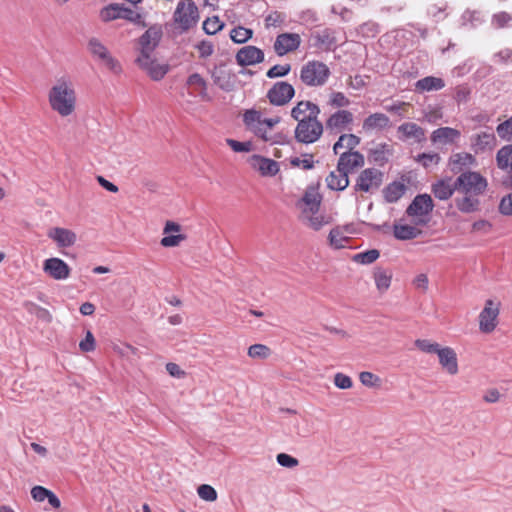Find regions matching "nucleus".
<instances>
[{
	"label": "nucleus",
	"instance_id": "obj_1",
	"mask_svg": "<svg viewBox=\"0 0 512 512\" xmlns=\"http://www.w3.org/2000/svg\"><path fill=\"white\" fill-rule=\"evenodd\" d=\"M457 191L462 194L455 199V205L460 212L472 213L479 208V196L488 187L487 179L476 171H466L456 178Z\"/></svg>",
	"mask_w": 512,
	"mask_h": 512
},
{
	"label": "nucleus",
	"instance_id": "obj_2",
	"mask_svg": "<svg viewBox=\"0 0 512 512\" xmlns=\"http://www.w3.org/2000/svg\"><path fill=\"white\" fill-rule=\"evenodd\" d=\"M50 109L62 118L76 113L78 97L74 82L68 76L55 80L47 93Z\"/></svg>",
	"mask_w": 512,
	"mask_h": 512
},
{
	"label": "nucleus",
	"instance_id": "obj_3",
	"mask_svg": "<svg viewBox=\"0 0 512 512\" xmlns=\"http://www.w3.org/2000/svg\"><path fill=\"white\" fill-rule=\"evenodd\" d=\"M242 120L246 130L256 138L272 145L283 143V135L277 131L280 116L265 117L261 110L252 108L244 111Z\"/></svg>",
	"mask_w": 512,
	"mask_h": 512
},
{
	"label": "nucleus",
	"instance_id": "obj_4",
	"mask_svg": "<svg viewBox=\"0 0 512 512\" xmlns=\"http://www.w3.org/2000/svg\"><path fill=\"white\" fill-rule=\"evenodd\" d=\"M331 76L328 65L319 60H309L302 65L299 72V79L306 87H322Z\"/></svg>",
	"mask_w": 512,
	"mask_h": 512
},
{
	"label": "nucleus",
	"instance_id": "obj_5",
	"mask_svg": "<svg viewBox=\"0 0 512 512\" xmlns=\"http://www.w3.org/2000/svg\"><path fill=\"white\" fill-rule=\"evenodd\" d=\"M200 19V13L194 0H179L173 13V22L181 32L194 28Z\"/></svg>",
	"mask_w": 512,
	"mask_h": 512
},
{
	"label": "nucleus",
	"instance_id": "obj_6",
	"mask_svg": "<svg viewBox=\"0 0 512 512\" xmlns=\"http://www.w3.org/2000/svg\"><path fill=\"white\" fill-rule=\"evenodd\" d=\"M501 303L498 300L487 299L484 307L478 315V325L480 332L484 334L492 333L498 326Z\"/></svg>",
	"mask_w": 512,
	"mask_h": 512
},
{
	"label": "nucleus",
	"instance_id": "obj_7",
	"mask_svg": "<svg viewBox=\"0 0 512 512\" xmlns=\"http://www.w3.org/2000/svg\"><path fill=\"white\" fill-rule=\"evenodd\" d=\"M323 129V124L318 120V117H313L307 119V121L297 123L294 137L299 143L312 144L320 139Z\"/></svg>",
	"mask_w": 512,
	"mask_h": 512
},
{
	"label": "nucleus",
	"instance_id": "obj_8",
	"mask_svg": "<svg viewBox=\"0 0 512 512\" xmlns=\"http://www.w3.org/2000/svg\"><path fill=\"white\" fill-rule=\"evenodd\" d=\"M384 180V174L377 168L363 169L355 180L353 189L360 193H373L377 191Z\"/></svg>",
	"mask_w": 512,
	"mask_h": 512
},
{
	"label": "nucleus",
	"instance_id": "obj_9",
	"mask_svg": "<svg viewBox=\"0 0 512 512\" xmlns=\"http://www.w3.org/2000/svg\"><path fill=\"white\" fill-rule=\"evenodd\" d=\"M434 208L433 200L428 194L417 195L406 209L408 216L413 218L416 225H425L428 216Z\"/></svg>",
	"mask_w": 512,
	"mask_h": 512
},
{
	"label": "nucleus",
	"instance_id": "obj_10",
	"mask_svg": "<svg viewBox=\"0 0 512 512\" xmlns=\"http://www.w3.org/2000/svg\"><path fill=\"white\" fill-rule=\"evenodd\" d=\"M354 124V114L347 109H338L326 119L325 127L330 134H340L351 130Z\"/></svg>",
	"mask_w": 512,
	"mask_h": 512
},
{
	"label": "nucleus",
	"instance_id": "obj_11",
	"mask_svg": "<svg viewBox=\"0 0 512 512\" xmlns=\"http://www.w3.org/2000/svg\"><path fill=\"white\" fill-rule=\"evenodd\" d=\"M295 88L286 81L275 82L267 91L266 97L271 105L285 106L295 96Z\"/></svg>",
	"mask_w": 512,
	"mask_h": 512
},
{
	"label": "nucleus",
	"instance_id": "obj_12",
	"mask_svg": "<svg viewBox=\"0 0 512 512\" xmlns=\"http://www.w3.org/2000/svg\"><path fill=\"white\" fill-rule=\"evenodd\" d=\"M323 197L319 192V188L315 185L308 186L302 197L299 198L295 206L298 210V215H304L309 212L318 210L321 208Z\"/></svg>",
	"mask_w": 512,
	"mask_h": 512
},
{
	"label": "nucleus",
	"instance_id": "obj_13",
	"mask_svg": "<svg viewBox=\"0 0 512 512\" xmlns=\"http://www.w3.org/2000/svg\"><path fill=\"white\" fill-rule=\"evenodd\" d=\"M212 79L216 86L226 92L236 90L240 86L237 74L226 65H219L212 72Z\"/></svg>",
	"mask_w": 512,
	"mask_h": 512
},
{
	"label": "nucleus",
	"instance_id": "obj_14",
	"mask_svg": "<svg viewBox=\"0 0 512 512\" xmlns=\"http://www.w3.org/2000/svg\"><path fill=\"white\" fill-rule=\"evenodd\" d=\"M163 36V30L160 25L149 27L138 40L139 55H151L158 46Z\"/></svg>",
	"mask_w": 512,
	"mask_h": 512
},
{
	"label": "nucleus",
	"instance_id": "obj_15",
	"mask_svg": "<svg viewBox=\"0 0 512 512\" xmlns=\"http://www.w3.org/2000/svg\"><path fill=\"white\" fill-rule=\"evenodd\" d=\"M137 65L146 71L152 80L159 81L167 74L169 67L165 64L158 63L151 55H138L136 58Z\"/></svg>",
	"mask_w": 512,
	"mask_h": 512
},
{
	"label": "nucleus",
	"instance_id": "obj_16",
	"mask_svg": "<svg viewBox=\"0 0 512 512\" xmlns=\"http://www.w3.org/2000/svg\"><path fill=\"white\" fill-rule=\"evenodd\" d=\"M299 221L313 231H320L333 222V217L321 208L304 215H298Z\"/></svg>",
	"mask_w": 512,
	"mask_h": 512
},
{
	"label": "nucleus",
	"instance_id": "obj_17",
	"mask_svg": "<svg viewBox=\"0 0 512 512\" xmlns=\"http://www.w3.org/2000/svg\"><path fill=\"white\" fill-rule=\"evenodd\" d=\"M43 271L50 278L61 281L69 278L71 269L62 259L57 257L48 258L43 262Z\"/></svg>",
	"mask_w": 512,
	"mask_h": 512
},
{
	"label": "nucleus",
	"instance_id": "obj_18",
	"mask_svg": "<svg viewBox=\"0 0 512 512\" xmlns=\"http://www.w3.org/2000/svg\"><path fill=\"white\" fill-rule=\"evenodd\" d=\"M301 44V37L297 33L279 34L274 42L273 48L278 56H284L296 51Z\"/></svg>",
	"mask_w": 512,
	"mask_h": 512
},
{
	"label": "nucleus",
	"instance_id": "obj_19",
	"mask_svg": "<svg viewBox=\"0 0 512 512\" xmlns=\"http://www.w3.org/2000/svg\"><path fill=\"white\" fill-rule=\"evenodd\" d=\"M320 108L317 104L309 100L298 101L291 109L290 116L297 123L307 121L313 117H318Z\"/></svg>",
	"mask_w": 512,
	"mask_h": 512
},
{
	"label": "nucleus",
	"instance_id": "obj_20",
	"mask_svg": "<svg viewBox=\"0 0 512 512\" xmlns=\"http://www.w3.org/2000/svg\"><path fill=\"white\" fill-rule=\"evenodd\" d=\"M497 146V139L493 132L482 131L471 137V149L475 154L491 153Z\"/></svg>",
	"mask_w": 512,
	"mask_h": 512
},
{
	"label": "nucleus",
	"instance_id": "obj_21",
	"mask_svg": "<svg viewBox=\"0 0 512 512\" xmlns=\"http://www.w3.org/2000/svg\"><path fill=\"white\" fill-rule=\"evenodd\" d=\"M235 59L241 67L251 66L264 61V52L256 46L247 45L238 50Z\"/></svg>",
	"mask_w": 512,
	"mask_h": 512
},
{
	"label": "nucleus",
	"instance_id": "obj_22",
	"mask_svg": "<svg viewBox=\"0 0 512 512\" xmlns=\"http://www.w3.org/2000/svg\"><path fill=\"white\" fill-rule=\"evenodd\" d=\"M339 159L337 166L348 174L357 168H361L365 164L364 155L358 151H343L338 153Z\"/></svg>",
	"mask_w": 512,
	"mask_h": 512
},
{
	"label": "nucleus",
	"instance_id": "obj_23",
	"mask_svg": "<svg viewBox=\"0 0 512 512\" xmlns=\"http://www.w3.org/2000/svg\"><path fill=\"white\" fill-rule=\"evenodd\" d=\"M438 362L441 368L449 375H456L459 372L458 357L456 351L450 346H443L439 351Z\"/></svg>",
	"mask_w": 512,
	"mask_h": 512
},
{
	"label": "nucleus",
	"instance_id": "obj_24",
	"mask_svg": "<svg viewBox=\"0 0 512 512\" xmlns=\"http://www.w3.org/2000/svg\"><path fill=\"white\" fill-rule=\"evenodd\" d=\"M249 164L264 177L275 176L279 172V165L275 160L261 155H252L249 158Z\"/></svg>",
	"mask_w": 512,
	"mask_h": 512
},
{
	"label": "nucleus",
	"instance_id": "obj_25",
	"mask_svg": "<svg viewBox=\"0 0 512 512\" xmlns=\"http://www.w3.org/2000/svg\"><path fill=\"white\" fill-rule=\"evenodd\" d=\"M181 226L173 221H167L165 223L163 234L165 235L160 244L163 247H176L179 246L182 241L186 239V236L180 234Z\"/></svg>",
	"mask_w": 512,
	"mask_h": 512
},
{
	"label": "nucleus",
	"instance_id": "obj_26",
	"mask_svg": "<svg viewBox=\"0 0 512 512\" xmlns=\"http://www.w3.org/2000/svg\"><path fill=\"white\" fill-rule=\"evenodd\" d=\"M431 191L439 200H448L457 191L456 179L452 177L442 178L432 184Z\"/></svg>",
	"mask_w": 512,
	"mask_h": 512
},
{
	"label": "nucleus",
	"instance_id": "obj_27",
	"mask_svg": "<svg viewBox=\"0 0 512 512\" xmlns=\"http://www.w3.org/2000/svg\"><path fill=\"white\" fill-rule=\"evenodd\" d=\"M48 237L57 243L58 247H70L76 242V234L69 229L55 227L49 230Z\"/></svg>",
	"mask_w": 512,
	"mask_h": 512
},
{
	"label": "nucleus",
	"instance_id": "obj_28",
	"mask_svg": "<svg viewBox=\"0 0 512 512\" xmlns=\"http://www.w3.org/2000/svg\"><path fill=\"white\" fill-rule=\"evenodd\" d=\"M397 132L400 134L399 138L402 140L413 139L416 142H421L425 139V130L414 122L401 124Z\"/></svg>",
	"mask_w": 512,
	"mask_h": 512
},
{
	"label": "nucleus",
	"instance_id": "obj_29",
	"mask_svg": "<svg viewBox=\"0 0 512 512\" xmlns=\"http://www.w3.org/2000/svg\"><path fill=\"white\" fill-rule=\"evenodd\" d=\"M327 187L331 190L342 191L349 186V174L336 167L326 177Z\"/></svg>",
	"mask_w": 512,
	"mask_h": 512
},
{
	"label": "nucleus",
	"instance_id": "obj_30",
	"mask_svg": "<svg viewBox=\"0 0 512 512\" xmlns=\"http://www.w3.org/2000/svg\"><path fill=\"white\" fill-rule=\"evenodd\" d=\"M476 158L467 152H459L453 154L449 158L448 165L453 172H460L466 167L475 165Z\"/></svg>",
	"mask_w": 512,
	"mask_h": 512
},
{
	"label": "nucleus",
	"instance_id": "obj_31",
	"mask_svg": "<svg viewBox=\"0 0 512 512\" xmlns=\"http://www.w3.org/2000/svg\"><path fill=\"white\" fill-rule=\"evenodd\" d=\"M390 125V119L384 113H373L364 119L362 128L364 131L382 130Z\"/></svg>",
	"mask_w": 512,
	"mask_h": 512
},
{
	"label": "nucleus",
	"instance_id": "obj_32",
	"mask_svg": "<svg viewBox=\"0 0 512 512\" xmlns=\"http://www.w3.org/2000/svg\"><path fill=\"white\" fill-rule=\"evenodd\" d=\"M31 496L36 502H43L47 499L51 507L54 509H59L61 506L59 498L51 490L43 486H34L31 489Z\"/></svg>",
	"mask_w": 512,
	"mask_h": 512
},
{
	"label": "nucleus",
	"instance_id": "obj_33",
	"mask_svg": "<svg viewBox=\"0 0 512 512\" xmlns=\"http://www.w3.org/2000/svg\"><path fill=\"white\" fill-rule=\"evenodd\" d=\"M360 144V138L354 134L343 133L333 145V151L338 154L343 151H354Z\"/></svg>",
	"mask_w": 512,
	"mask_h": 512
},
{
	"label": "nucleus",
	"instance_id": "obj_34",
	"mask_svg": "<svg viewBox=\"0 0 512 512\" xmlns=\"http://www.w3.org/2000/svg\"><path fill=\"white\" fill-rule=\"evenodd\" d=\"M445 87V82L442 78L427 76L419 79L415 83V91L418 93L438 91Z\"/></svg>",
	"mask_w": 512,
	"mask_h": 512
},
{
	"label": "nucleus",
	"instance_id": "obj_35",
	"mask_svg": "<svg viewBox=\"0 0 512 512\" xmlns=\"http://www.w3.org/2000/svg\"><path fill=\"white\" fill-rule=\"evenodd\" d=\"M460 137V131L451 127H441L432 132L431 141L434 143H452Z\"/></svg>",
	"mask_w": 512,
	"mask_h": 512
},
{
	"label": "nucleus",
	"instance_id": "obj_36",
	"mask_svg": "<svg viewBox=\"0 0 512 512\" xmlns=\"http://www.w3.org/2000/svg\"><path fill=\"white\" fill-rule=\"evenodd\" d=\"M406 185L400 181H394L388 184L383 190V196L386 202H397L406 192Z\"/></svg>",
	"mask_w": 512,
	"mask_h": 512
},
{
	"label": "nucleus",
	"instance_id": "obj_37",
	"mask_svg": "<svg viewBox=\"0 0 512 512\" xmlns=\"http://www.w3.org/2000/svg\"><path fill=\"white\" fill-rule=\"evenodd\" d=\"M497 167L512 174V144L500 148L496 154Z\"/></svg>",
	"mask_w": 512,
	"mask_h": 512
},
{
	"label": "nucleus",
	"instance_id": "obj_38",
	"mask_svg": "<svg viewBox=\"0 0 512 512\" xmlns=\"http://www.w3.org/2000/svg\"><path fill=\"white\" fill-rule=\"evenodd\" d=\"M393 233L399 240H410L418 237L421 231L415 226L397 223L393 226Z\"/></svg>",
	"mask_w": 512,
	"mask_h": 512
},
{
	"label": "nucleus",
	"instance_id": "obj_39",
	"mask_svg": "<svg viewBox=\"0 0 512 512\" xmlns=\"http://www.w3.org/2000/svg\"><path fill=\"white\" fill-rule=\"evenodd\" d=\"M392 273L383 268H376L374 271V281L377 289L383 293L387 291L391 285Z\"/></svg>",
	"mask_w": 512,
	"mask_h": 512
},
{
	"label": "nucleus",
	"instance_id": "obj_40",
	"mask_svg": "<svg viewBox=\"0 0 512 512\" xmlns=\"http://www.w3.org/2000/svg\"><path fill=\"white\" fill-rule=\"evenodd\" d=\"M96 60L99 61L100 64L103 65L110 72L116 75L122 72V66L120 62L112 56L109 50L102 54L100 57H97Z\"/></svg>",
	"mask_w": 512,
	"mask_h": 512
},
{
	"label": "nucleus",
	"instance_id": "obj_41",
	"mask_svg": "<svg viewBox=\"0 0 512 512\" xmlns=\"http://www.w3.org/2000/svg\"><path fill=\"white\" fill-rule=\"evenodd\" d=\"M414 346L422 353L436 355H438L439 351L443 347L439 343L430 339H416L414 341Z\"/></svg>",
	"mask_w": 512,
	"mask_h": 512
},
{
	"label": "nucleus",
	"instance_id": "obj_42",
	"mask_svg": "<svg viewBox=\"0 0 512 512\" xmlns=\"http://www.w3.org/2000/svg\"><path fill=\"white\" fill-rule=\"evenodd\" d=\"M187 84L204 99L207 98V83L205 79L198 73L191 74L187 79Z\"/></svg>",
	"mask_w": 512,
	"mask_h": 512
},
{
	"label": "nucleus",
	"instance_id": "obj_43",
	"mask_svg": "<svg viewBox=\"0 0 512 512\" xmlns=\"http://www.w3.org/2000/svg\"><path fill=\"white\" fill-rule=\"evenodd\" d=\"M252 37H253V30L243 27V26H237V27L233 28L230 32L231 40L237 44L246 43Z\"/></svg>",
	"mask_w": 512,
	"mask_h": 512
},
{
	"label": "nucleus",
	"instance_id": "obj_44",
	"mask_svg": "<svg viewBox=\"0 0 512 512\" xmlns=\"http://www.w3.org/2000/svg\"><path fill=\"white\" fill-rule=\"evenodd\" d=\"M121 6L119 4H109L100 10V19L103 22H110L121 17Z\"/></svg>",
	"mask_w": 512,
	"mask_h": 512
},
{
	"label": "nucleus",
	"instance_id": "obj_45",
	"mask_svg": "<svg viewBox=\"0 0 512 512\" xmlns=\"http://www.w3.org/2000/svg\"><path fill=\"white\" fill-rule=\"evenodd\" d=\"M329 244L335 249H340L346 246L349 238L344 235L342 230L338 227L333 228L328 236Z\"/></svg>",
	"mask_w": 512,
	"mask_h": 512
},
{
	"label": "nucleus",
	"instance_id": "obj_46",
	"mask_svg": "<svg viewBox=\"0 0 512 512\" xmlns=\"http://www.w3.org/2000/svg\"><path fill=\"white\" fill-rule=\"evenodd\" d=\"M350 103V99L343 92L333 91L329 95L328 105L333 109H343L348 107Z\"/></svg>",
	"mask_w": 512,
	"mask_h": 512
},
{
	"label": "nucleus",
	"instance_id": "obj_47",
	"mask_svg": "<svg viewBox=\"0 0 512 512\" xmlns=\"http://www.w3.org/2000/svg\"><path fill=\"white\" fill-rule=\"evenodd\" d=\"M289 162L292 167L303 170H311L315 165L314 156L312 154H304L301 157H292Z\"/></svg>",
	"mask_w": 512,
	"mask_h": 512
},
{
	"label": "nucleus",
	"instance_id": "obj_48",
	"mask_svg": "<svg viewBox=\"0 0 512 512\" xmlns=\"http://www.w3.org/2000/svg\"><path fill=\"white\" fill-rule=\"evenodd\" d=\"M247 354L253 359H267L271 355V349L264 344H253L248 348Z\"/></svg>",
	"mask_w": 512,
	"mask_h": 512
},
{
	"label": "nucleus",
	"instance_id": "obj_49",
	"mask_svg": "<svg viewBox=\"0 0 512 512\" xmlns=\"http://www.w3.org/2000/svg\"><path fill=\"white\" fill-rule=\"evenodd\" d=\"M380 256V253L376 249H371L365 252L357 253L354 255L353 260L360 264H371L375 262Z\"/></svg>",
	"mask_w": 512,
	"mask_h": 512
},
{
	"label": "nucleus",
	"instance_id": "obj_50",
	"mask_svg": "<svg viewBox=\"0 0 512 512\" xmlns=\"http://www.w3.org/2000/svg\"><path fill=\"white\" fill-rule=\"evenodd\" d=\"M120 19H125L129 22L141 25L142 27L146 26L145 22L143 21V17L140 13H138L130 8L124 7L123 5L121 6Z\"/></svg>",
	"mask_w": 512,
	"mask_h": 512
},
{
	"label": "nucleus",
	"instance_id": "obj_51",
	"mask_svg": "<svg viewBox=\"0 0 512 512\" xmlns=\"http://www.w3.org/2000/svg\"><path fill=\"white\" fill-rule=\"evenodd\" d=\"M498 136L505 141H512V117L496 127Z\"/></svg>",
	"mask_w": 512,
	"mask_h": 512
},
{
	"label": "nucleus",
	"instance_id": "obj_52",
	"mask_svg": "<svg viewBox=\"0 0 512 512\" xmlns=\"http://www.w3.org/2000/svg\"><path fill=\"white\" fill-rule=\"evenodd\" d=\"M197 493L202 500L213 502L217 499L216 490L208 484H202L198 487Z\"/></svg>",
	"mask_w": 512,
	"mask_h": 512
},
{
	"label": "nucleus",
	"instance_id": "obj_53",
	"mask_svg": "<svg viewBox=\"0 0 512 512\" xmlns=\"http://www.w3.org/2000/svg\"><path fill=\"white\" fill-rule=\"evenodd\" d=\"M291 71V65L290 64H284V65H274L272 66L267 72L266 76L270 79L278 78V77H284L288 75Z\"/></svg>",
	"mask_w": 512,
	"mask_h": 512
},
{
	"label": "nucleus",
	"instance_id": "obj_54",
	"mask_svg": "<svg viewBox=\"0 0 512 512\" xmlns=\"http://www.w3.org/2000/svg\"><path fill=\"white\" fill-rule=\"evenodd\" d=\"M223 28V23L219 20L218 17L208 18L203 22V30L209 34H216Z\"/></svg>",
	"mask_w": 512,
	"mask_h": 512
},
{
	"label": "nucleus",
	"instance_id": "obj_55",
	"mask_svg": "<svg viewBox=\"0 0 512 512\" xmlns=\"http://www.w3.org/2000/svg\"><path fill=\"white\" fill-rule=\"evenodd\" d=\"M88 49L95 59L108 51V48L97 38H92L89 40Z\"/></svg>",
	"mask_w": 512,
	"mask_h": 512
},
{
	"label": "nucleus",
	"instance_id": "obj_56",
	"mask_svg": "<svg viewBox=\"0 0 512 512\" xmlns=\"http://www.w3.org/2000/svg\"><path fill=\"white\" fill-rule=\"evenodd\" d=\"M416 160L425 168H428L430 166L437 165L440 161V156L438 153H422L417 156Z\"/></svg>",
	"mask_w": 512,
	"mask_h": 512
},
{
	"label": "nucleus",
	"instance_id": "obj_57",
	"mask_svg": "<svg viewBox=\"0 0 512 512\" xmlns=\"http://www.w3.org/2000/svg\"><path fill=\"white\" fill-rule=\"evenodd\" d=\"M359 380L366 387H375L380 384V378L372 372L363 371L359 374Z\"/></svg>",
	"mask_w": 512,
	"mask_h": 512
},
{
	"label": "nucleus",
	"instance_id": "obj_58",
	"mask_svg": "<svg viewBox=\"0 0 512 512\" xmlns=\"http://www.w3.org/2000/svg\"><path fill=\"white\" fill-rule=\"evenodd\" d=\"M79 348L82 352H92L96 348L95 338L90 330L86 331L85 338L80 341Z\"/></svg>",
	"mask_w": 512,
	"mask_h": 512
},
{
	"label": "nucleus",
	"instance_id": "obj_59",
	"mask_svg": "<svg viewBox=\"0 0 512 512\" xmlns=\"http://www.w3.org/2000/svg\"><path fill=\"white\" fill-rule=\"evenodd\" d=\"M285 20V15L281 12L274 11L270 14H268L265 18V27H278L280 26Z\"/></svg>",
	"mask_w": 512,
	"mask_h": 512
},
{
	"label": "nucleus",
	"instance_id": "obj_60",
	"mask_svg": "<svg viewBox=\"0 0 512 512\" xmlns=\"http://www.w3.org/2000/svg\"><path fill=\"white\" fill-rule=\"evenodd\" d=\"M334 385L339 389H350L353 381L348 375L338 372L334 375Z\"/></svg>",
	"mask_w": 512,
	"mask_h": 512
},
{
	"label": "nucleus",
	"instance_id": "obj_61",
	"mask_svg": "<svg viewBox=\"0 0 512 512\" xmlns=\"http://www.w3.org/2000/svg\"><path fill=\"white\" fill-rule=\"evenodd\" d=\"M410 107V103L398 101L393 103L392 105L386 106L385 109L388 112L396 113L399 116H405L408 113Z\"/></svg>",
	"mask_w": 512,
	"mask_h": 512
},
{
	"label": "nucleus",
	"instance_id": "obj_62",
	"mask_svg": "<svg viewBox=\"0 0 512 512\" xmlns=\"http://www.w3.org/2000/svg\"><path fill=\"white\" fill-rule=\"evenodd\" d=\"M493 25L497 28H504L512 22V16L507 12H499L493 16Z\"/></svg>",
	"mask_w": 512,
	"mask_h": 512
},
{
	"label": "nucleus",
	"instance_id": "obj_63",
	"mask_svg": "<svg viewBox=\"0 0 512 512\" xmlns=\"http://www.w3.org/2000/svg\"><path fill=\"white\" fill-rule=\"evenodd\" d=\"M226 142L234 152H250L253 148L252 143L249 141L240 142L234 139H227Z\"/></svg>",
	"mask_w": 512,
	"mask_h": 512
},
{
	"label": "nucleus",
	"instance_id": "obj_64",
	"mask_svg": "<svg viewBox=\"0 0 512 512\" xmlns=\"http://www.w3.org/2000/svg\"><path fill=\"white\" fill-rule=\"evenodd\" d=\"M499 212L504 216H512V192L500 200Z\"/></svg>",
	"mask_w": 512,
	"mask_h": 512
}]
</instances>
